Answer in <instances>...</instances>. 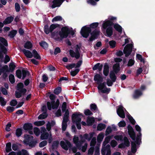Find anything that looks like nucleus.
I'll return each mask as SVG.
<instances>
[{"mask_svg":"<svg viewBox=\"0 0 155 155\" xmlns=\"http://www.w3.org/2000/svg\"><path fill=\"white\" fill-rule=\"evenodd\" d=\"M60 25L58 24H51L49 27L48 24L45 25L44 28V31L45 33L48 35L51 33V37L52 38H55V39L59 41H61L63 39L61 40V36L59 35V32L58 31L54 30L56 28L59 27Z\"/></svg>","mask_w":155,"mask_h":155,"instance_id":"f257e3e1","label":"nucleus"},{"mask_svg":"<svg viewBox=\"0 0 155 155\" xmlns=\"http://www.w3.org/2000/svg\"><path fill=\"white\" fill-rule=\"evenodd\" d=\"M99 24L98 22H94L90 25V27L84 26L83 27L80 31V34L82 36L87 38L89 36V34L91 31L92 29H96Z\"/></svg>","mask_w":155,"mask_h":155,"instance_id":"f03ea898","label":"nucleus"},{"mask_svg":"<svg viewBox=\"0 0 155 155\" xmlns=\"http://www.w3.org/2000/svg\"><path fill=\"white\" fill-rule=\"evenodd\" d=\"M75 32L72 28H69L67 26H64L62 27L61 30L59 31V35L61 36V39L67 38L69 34L72 36L74 35Z\"/></svg>","mask_w":155,"mask_h":155,"instance_id":"7ed1b4c3","label":"nucleus"},{"mask_svg":"<svg viewBox=\"0 0 155 155\" xmlns=\"http://www.w3.org/2000/svg\"><path fill=\"white\" fill-rule=\"evenodd\" d=\"M114 23L110 21H107L103 23L102 27L104 30L106 29V33L105 35L110 37L113 35V28L111 27L113 25Z\"/></svg>","mask_w":155,"mask_h":155,"instance_id":"20e7f679","label":"nucleus"},{"mask_svg":"<svg viewBox=\"0 0 155 155\" xmlns=\"http://www.w3.org/2000/svg\"><path fill=\"white\" fill-rule=\"evenodd\" d=\"M79 116L83 117V115L82 113L79 112L74 113L72 115L71 118L72 122L76 124L78 129L80 130L81 129V126L80 123L81 119Z\"/></svg>","mask_w":155,"mask_h":155,"instance_id":"39448f33","label":"nucleus"},{"mask_svg":"<svg viewBox=\"0 0 155 155\" xmlns=\"http://www.w3.org/2000/svg\"><path fill=\"white\" fill-rule=\"evenodd\" d=\"M25 140L24 141V143L26 145H28L31 147H35L37 141L36 140H32L33 137L32 136L28 134H25L24 135Z\"/></svg>","mask_w":155,"mask_h":155,"instance_id":"423d86ee","label":"nucleus"},{"mask_svg":"<svg viewBox=\"0 0 155 155\" xmlns=\"http://www.w3.org/2000/svg\"><path fill=\"white\" fill-rule=\"evenodd\" d=\"M60 104L59 100L58 99L56 102L55 101H51V102L48 101L47 103V105L48 109L51 110L52 108L53 109H57L58 108Z\"/></svg>","mask_w":155,"mask_h":155,"instance_id":"0eeeda50","label":"nucleus"},{"mask_svg":"<svg viewBox=\"0 0 155 155\" xmlns=\"http://www.w3.org/2000/svg\"><path fill=\"white\" fill-rule=\"evenodd\" d=\"M99 83L97 86V88L99 90H101V92L103 93H108L110 91V89L107 88L106 86V83L104 82Z\"/></svg>","mask_w":155,"mask_h":155,"instance_id":"6e6552de","label":"nucleus"},{"mask_svg":"<svg viewBox=\"0 0 155 155\" xmlns=\"http://www.w3.org/2000/svg\"><path fill=\"white\" fill-rule=\"evenodd\" d=\"M133 47V44H127L124 47L123 50V52L125 54V56L127 57L131 54Z\"/></svg>","mask_w":155,"mask_h":155,"instance_id":"1a4fd4ad","label":"nucleus"},{"mask_svg":"<svg viewBox=\"0 0 155 155\" xmlns=\"http://www.w3.org/2000/svg\"><path fill=\"white\" fill-rule=\"evenodd\" d=\"M127 128L128 130V133L130 137L134 141L136 139V134L132 127L130 125H128Z\"/></svg>","mask_w":155,"mask_h":155,"instance_id":"9d476101","label":"nucleus"},{"mask_svg":"<svg viewBox=\"0 0 155 155\" xmlns=\"http://www.w3.org/2000/svg\"><path fill=\"white\" fill-rule=\"evenodd\" d=\"M79 50L77 48H75V52L72 50H70L69 52L72 58H75L76 59H79L80 57V54Z\"/></svg>","mask_w":155,"mask_h":155,"instance_id":"9b49d317","label":"nucleus"},{"mask_svg":"<svg viewBox=\"0 0 155 155\" xmlns=\"http://www.w3.org/2000/svg\"><path fill=\"white\" fill-rule=\"evenodd\" d=\"M60 144L62 148L65 150H67L69 148H71L72 147V144L70 141L66 140L65 143L63 141H61Z\"/></svg>","mask_w":155,"mask_h":155,"instance_id":"f8f14e48","label":"nucleus"},{"mask_svg":"<svg viewBox=\"0 0 155 155\" xmlns=\"http://www.w3.org/2000/svg\"><path fill=\"white\" fill-rule=\"evenodd\" d=\"M123 108L124 107L122 106H120L117 110V112L118 115L123 118L125 117V114Z\"/></svg>","mask_w":155,"mask_h":155,"instance_id":"ddd939ff","label":"nucleus"},{"mask_svg":"<svg viewBox=\"0 0 155 155\" xmlns=\"http://www.w3.org/2000/svg\"><path fill=\"white\" fill-rule=\"evenodd\" d=\"M24 87L23 84L22 83H19L17 85V90L20 92L23 93V94H24L26 93L27 90L26 89L23 88Z\"/></svg>","mask_w":155,"mask_h":155,"instance_id":"4468645a","label":"nucleus"},{"mask_svg":"<svg viewBox=\"0 0 155 155\" xmlns=\"http://www.w3.org/2000/svg\"><path fill=\"white\" fill-rule=\"evenodd\" d=\"M64 0H53L52 1L53 4L51 6L52 8L57 7H59L64 2Z\"/></svg>","mask_w":155,"mask_h":155,"instance_id":"2eb2a0df","label":"nucleus"},{"mask_svg":"<svg viewBox=\"0 0 155 155\" xmlns=\"http://www.w3.org/2000/svg\"><path fill=\"white\" fill-rule=\"evenodd\" d=\"M143 93L142 91L139 89H136L135 90L133 95V97L134 99L139 98L142 95Z\"/></svg>","mask_w":155,"mask_h":155,"instance_id":"dca6fc26","label":"nucleus"},{"mask_svg":"<svg viewBox=\"0 0 155 155\" xmlns=\"http://www.w3.org/2000/svg\"><path fill=\"white\" fill-rule=\"evenodd\" d=\"M23 128L25 130H31L33 128L32 124L29 123H25L23 125Z\"/></svg>","mask_w":155,"mask_h":155,"instance_id":"f3484780","label":"nucleus"},{"mask_svg":"<svg viewBox=\"0 0 155 155\" xmlns=\"http://www.w3.org/2000/svg\"><path fill=\"white\" fill-rule=\"evenodd\" d=\"M94 80L95 81H96L97 84H98L99 83L103 81V78L100 74H96L94 76Z\"/></svg>","mask_w":155,"mask_h":155,"instance_id":"a211bd4d","label":"nucleus"},{"mask_svg":"<svg viewBox=\"0 0 155 155\" xmlns=\"http://www.w3.org/2000/svg\"><path fill=\"white\" fill-rule=\"evenodd\" d=\"M103 65L101 64L100 63H97L92 68V69L94 71H95L97 69L98 70L99 73L101 74V72L102 70Z\"/></svg>","mask_w":155,"mask_h":155,"instance_id":"6ab92c4d","label":"nucleus"},{"mask_svg":"<svg viewBox=\"0 0 155 155\" xmlns=\"http://www.w3.org/2000/svg\"><path fill=\"white\" fill-rule=\"evenodd\" d=\"M109 71V67L107 63H106L104 64L103 73L106 76L108 75Z\"/></svg>","mask_w":155,"mask_h":155,"instance_id":"aec40b11","label":"nucleus"},{"mask_svg":"<svg viewBox=\"0 0 155 155\" xmlns=\"http://www.w3.org/2000/svg\"><path fill=\"white\" fill-rule=\"evenodd\" d=\"M22 51L24 53L25 56L27 58H31L33 57V55L32 53L29 51L23 49Z\"/></svg>","mask_w":155,"mask_h":155,"instance_id":"412c9836","label":"nucleus"},{"mask_svg":"<svg viewBox=\"0 0 155 155\" xmlns=\"http://www.w3.org/2000/svg\"><path fill=\"white\" fill-rule=\"evenodd\" d=\"M108 150L111 151L110 147L109 144L107 145L105 147H102L101 150V153L102 155H105L106 151Z\"/></svg>","mask_w":155,"mask_h":155,"instance_id":"4be33fe9","label":"nucleus"},{"mask_svg":"<svg viewBox=\"0 0 155 155\" xmlns=\"http://www.w3.org/2000/svg\"><path fill=\"white\" fill-rule=\"evenodd\" d=\"M113 71L117 74L120 71V65L119 63L115 64L113 67Z\"/></svg>","mask_w":155,"mask_h":155,"instance_id":"5701e85b","label":"nucleus"},{"mask_svg":"<svg viewBox=\"0 0 155 155\" xmlns=\"http://www.w3.org/2000/svg\"><path fill=\"white\" fill-rule=\"evenodd\" d=\"M14 19V17L12 16H10L6 18L3 21V23L4 25H6L10 24L12 22Z\"/></svg>","mask_w":155,"mask_h":155,"instance_id":"b1692460","label":"nucleus"},{"mask_svg":"<svg viewBox=\"0 0 155 155\" xmlns=\"http://www.w3.org/2000/svg\"><path fill=\"white\" fill-rule=\"evenodd\" d=\"M80 137L81 138V139L79 140L78 144L77 147L79 150H80L81 149V147H82V145L85 142V139H84L83 137V136L81 135Z\"/></svg>","mask_w":155,"mask_h":155,"instance_id":"393cba45","label":"nucleus"},{"mask_svg":"<svg viewBox=\"0 0 155 155\" xmlns=\"http://www.w3.org/2000/svg\"><path fill=\"white\" fill-rule=\"evenodd\" d=\"M116 74L113 71H110L109 76L110 78L113 82H115L117 78V77L115 75Z\"/></svg>","mask_w":155,"mask_h":155,"instance_id":"a878e982","label":"nucleus"},{"mask_svg":"<svg viewBox=\"0 0 155 155\" xmlns=\"http://www.w3.org/2000/svg\"><path fill=\"white\" fill-rule=\"evenodd\" d=\"M137 144L135 141H132L131 142V151L133 153H135L137 151Z\"/></svg>","mask_w":155,"mask_h":155,"instance_id":"bb28decb","label":"nucleus"},{"mask_svg":"<svg viewBox=\"0 0 155 155\" xmlns=\"http://www.w3.org/2000/svg\"><path fill=\"white\" fill-rule=\"evenodd\" d=\"M95 119L93 117H88L87 119V123L88 126H91L94 123Z\"/></svg>","mask_w":155,"mask_h":155,"instance_id":"cd10ccee","label":"nucleus"},{"mask_svg":"<svg viewBox=\"0 0 155 155\" xmlns=\"http://www.w3.org/2000/svg\"><path fill=\"white\" fill-rule=\"evenodd\" d=\"M24 48L27 49H30L33 47L32 44L29 41H27L24 45Z\"/></svg>","mask_w":155,"mask_h":155,"instance_id":"c85d7f7f","label":"nucleus"},{"mask_svg":"<svg viewBox=\"0 0 155 155\" xmlns=\"http://www.w3.org/2000/svg\"><path fill=\"white\" fill-rule=\"evenodd\" d=\"M59 144V142L58 140L54 141L51 146V149L52 150L56 149L58 148Z\"/></svg>","mask_w":155,"mask_h":155,"instance_id":"c756f323","label":"nucleus"},{"mask_svg":"<svg viewBox=\"0 0 155 155\" xmlns=\"http://www.w3.org/2000/svg\"><path fill=\"white\" fill-rule=\"evenodd\" d=\"M104 134L103 133H101L98 135L97 138V140L98 143H100L103 140L104 137Z\"/></svg>","mask_w":155,"mask_h":155,"instance_id":"7c9ffc66","label":"nucleus"},{"mask_svg":"<svg viewBox=\"0 0 155 155\" xmlns=\"http://www.w3.org/2000/svg\"><path fill=\"white\" fill-rule=\"evenodd\" d=\"M17 33V31L16 30H13L9 32L8 36L10 38H13L16 35Z\"/></svg>","mask_w":155,"mask_h":155,"instance_id":"2f4dec72","label":"nucleus"},{"mask_svg":"<svg viewBox=\"0 0 155 155\" xmlns=\"http://www.w3.org/2000/svg\"><path fill=\"white\" fill-rule=\"evenodd\" d=\"M16 155H29L28 151L26 150L23 149L17 153Z\"/></svg>","mask_w":155,"mask_h":155,"instance_id":"473e14b6","label":"nucleus"},{"mask_svg":"<svg viewBox=\"0 0 155 155\" xmlns=\"http://www.w3.org/2000/svg\"><path fill=\"white\" fill-rule=\"evenodd\" d=\"M32 52L33 54V56L35 58L38 60L41 59V56L35 50H33Z\"/></svg>","mask_w":155,"mask_h":155,"instance_id":"72a5a7b5","label":"nucleus"},{"mask_svg":"<svg viewBox=\"0 0 155 155\" xmlns=\"http://www.w3.org/2000/svg\"><path fill=\"white\" fill-rule=\"evenodd\" d=\"M0 49L1 51L4 54H6L7 53V50L6 48L1 43H0Z\"/></svg>","mask_w":155,"mask_h":155,"instance_id":"f704fd0d","label":"nucleus"},{"mask_svg":"<svg viewBox=\"0 0 155 155\" xmlns=\"http://www.w3.org/2000/svg\"><path fill=\"white\" fill-rule=\"evenodd\" d=\"M0 42L4 46H8V41L5 38L0 37Z\"/></svg>","mask_w":155,"mask_h":155,"instance_id":"c9c22d12","label":"nucleus"},{"mask_svg":"<svg viewBox=\"0 0 155 155\" xmlns=\"http://www.w3.org/2000/svg\"><path fill=\"white\" fill-rule=\"evenodd\" d=\"M114 27L115 29L119 32H121L122 31V28L119 24H114Z\"/></svg>","mask_w":155,"mask_h":155,"instance_id":"e433bc0d","label":"nucleus"},{"mask_svg":"<svg viewBox=\"0 0 155 155\" xmlns=\"http://www.w3.org/2000/svg\"><path fill=\"white\" fill-rule=\"evenodd\" d=\"M106 127L105 124L103 123H100L98 124L97 127V130L98 131H101L102 130L105 129Z\"/></svg>","mask_w":155,"mask_h":155,"instance_id":"4c0bfd02","label":"nucleus"},{"mask_svg":"<svg viewBox=\"0 0 155 155\" xmlns=\"http://www.w3.org/2000/svg\"><path fill=\"white\" fill-rule=\"evenodd\" d=\"M8 67L7 65H5L1 68H0V76L1 75L2 72L3 71H9Z\"/></svg>","mask_w":155,"mask_h":155,"instance_id":"58836bf2","label":"nucleus"},{"mask_svg":"<svg viewBox=\"0 0 155 155\" xmlns=\"http://www.w3.org/2000/svg\"><path fill=\"white\" fill-rule=\"evenodd\" d=\"M22 129L21 128H18L15 130V134L18 137H20L22 134Z\"/></svg>","mask_w":155,"mask_h":155,"instance_id":"ea45409f","label":"nucleus"},{"mask_svg":"<svg viewBox=\"0 0 155 155\" xmlns=\"http://www.w3.org/2000/svg\"><path fill=\"white\" fill-rule=\"evenodd\" d=\"M100 32V31H99L97 29H95L92 32H91L90 33L91 35H92L97 38L98 35H99Z\"/></svg>","mask_w":155,"mask_h":155,"instance_id":"a19ab883","label":"nucleus"},{"mask_svg":"<svg viewBox=\"0 0 155 155\" xmlns=\"http://www.w3.org/2000/svg\"><path fill=\"white\" fill-rule=\"evenodd\" d=\"M11 146V143L10 142H8L6 144L5 148L6 152L8 153L12 151Z\"/></svg>","mask_w":155,"mask_h":155,"instance_id":"79ce46f5","label":"nucleus"},{"mask_svg":"<svg viewBox=\"0 0 155 155\" xmlns=\"http://www.w3.org/2000/svg\"><path fill=\"white\" fill-rule=\"evenodd\" d=\"M49 136V133L48 132H45L42 134L41 136V139L42 140L47 139Z\"/></svg>","mask_w":155,"mask_h":155,"instance_id":"37998d69","label":"nucleus"},{"mask_svg":"<svg viewBox=\"0 0 155 155\" xmlns=\"http://www.w3.org/2000/svg\"><path fill=\"white\" fill-rule=\"evenodd\" d=\"M138 134L137 135V137L136 138V140L135 142L137 144H140L139 143V141H141V135L142 134L140 132H138Z\"/></svg>","mask_w":155,"mask_h":155,"instance_id":"c03bdc74","label":"nucleus"},{"mask_svg":"<svg viewBox=\"0 0 155 155\" xmlns=\"http://www.w3.org/2000/svg\"><path fill=\"white\" fill-rule=\"evenodd\" d=\"M48 115L47 113L43 112L40 114L38 117V119L39 120H42L48 117Z\"/></svg>","mask_w":155,"mask_h":155,"instance_id":"a18cd8bd","label":"nucleus"},{"mask_svg":"<svg viewBox=\"0 0 155 155\" xmlns=\"http://www.w3.org/2000/svg\"><path fill=\"white\" fill-rule=\"evenodd\" d=\"M40 46L44 48H47L48 45L47 43L44 41H41L39 43Z\"/></svg>","mask_w":155,"mask_h":155,"instance_id":"49530a36","label":"nucleus"},{"mask_svg":"<svg viewBox=\"0 0 155 155\" xmlns=\"http://www.w3.org/2000/svg\"><path fill=\"white\" fill-rule=\"evenodd\" d=\"M22 79H24L27 75H28L29 74V72L27 71L24 69H22Z\"/></svg>","mask_w":155,"mask_h":155,"instance_id":"de8ad7c7","label":"nucleus"},{"mask_svg":"<svg viewBox=\"0 0 155 155\" xmlns=\"http://www.w3.org/2000/svg\"><path fill=\"white\" fill-rule=\"evenodd\" d=\"M90 109L93 112L95 111L97 109V107L95 104H91L90 106Z\"/></svg>","mask_w":155,"mask_h":155,"instance_id":"09e8293b","label":"nucleus"},{"mask_svg":"<svg viewBox=\"0 0 155 155\" xmlns=\"http://www.w3.org/2000/svg\"><path fill=\"white\" fill-rule=\"evenodd\" d=\"M124 140V143H123L124 144L125 146L127 147H129L130 145V143L128 138L127 137H125Z\"/></svg>","mask_w":155,"mask_h":155,"instance_id":"8fccbe9b","label":"nucleus"},{"mask_svg":"<svg viewBox=\"0 0 155 155\" xmlns=\"http://www.w3.org/2000/svg\"><path fill=\"white\" fill-rule=\"evenodd\" d=\"M79 69H76L74 71H72L71 72V75L73 77H74L80 71Z\"/></svg>","mask_w":155,"mask_h":155,"instance_id":"3c124183","label":"nucleus"},{"mask_svg":"<svg viewBox=\"0 0 155 155\" xmlns=\"http://www.w3.org/2000/svg\"><path fill=\"white\" fill-rule=\"evenodd\" d=\"M61 87H58L54 90V93L55 94L58 95L61 92Z\"/></svg>","mask_w":155,"mask_h":155,"instance_id":"603ef678","label":"nucleus"},{"mask_svg":"<svg viewBox=\"0 0 155 155\" xmlns=\"http://www.w3.org/2000/svg\"><path fill=\"white\" fill-rule=\"evenodd\" d=\"M22 74V71L20 69H18L16 71V76L19 78H21Z\"/></svg>","mask_w":155,"mask_h":155,"instance_id":"864d4df0","label":"nucleus"},{"mask_svg":"<svg viewBox=\"0 0 155 155\" xmlns=\"http://www.w3.org/2000/svg\"><path fill=\"white\" fill-rule=\"evenodd\" d=\"M127 117L129 120L130 123L133 124L134 125L135 124L136 121L134 119L133 117L130 115H129L127 116Z\"/></svg>","mask_w":155,"mask_h":155,"instance_id":"5fc2aeb1","label":"nucleus"},{"mask_svg":"<svg viewBox=\"0 0 155 155\" xmlns=\"http://www.w3.org/2000/svg\"><path fill=\"white\" fill-rule=\"evenodd\" d=\"M62 19V18L61 16H57L53 18L52 19V22H53L54 21H61Z\"/></svg>","mask_w":155,"mask_h":155,"instance_id":"6e6d98bb","label":"nucleus"},{"mask_svg":"<svg viewBox=\"0 0 155 155\" xmlns=\"http://www.w3.org/2000/svg\"><path fill=\"white\" fill-rule=\"evenodd\" d=\"M9 81L12 84H14L15 82V79L14 75L12 74H10L9 75Z\"/></svg>","mask_w":155,"mask_h":155,"instance_id":"4d7b16f0","label":"nucleus"},{"mask_svg":"<svg viewBox=\"0 0 155 155\" xmlns=\"http://www.w3.org/2000/svg\"><path fill=\"white\" fill-rule=\"evenodd\" d=\"M9 69H8L9 72H12L15 69L16 66L14 63H10L9 65Z\"/></svg>","mask_w":155,"mask_h":155,"instance_id":"13d9d810","label":"nucleus"},{"mask_svg":"<svg viewBox=\"0 0 155 155\" xmlns=\"http://www.w3.org/2000/svg\"><path fill=\"white\" fill-rule=\"evenodd\" d=\"M6 103V102L5 100V99L2 97H0V104L2 106H5Z\"/></svg>","mask_w":155,"mask_h":155,"instance_id":"bf43d9fd","label":"nucleus"},{"mask_svg":"<svg viewBox=\"0 0 155 155\" xmlns=\"http://www.w3.org/2000/svg\"><path fill=\"white\" fill-rule=\"evenodd\" d=\"M84 113L85 115L86 116H90L92 115L93 113L89 109H87L84 110Z\"/></svg>","mask_w":155,"mask_h":155,"instance_id":"052dcab7","label":"nucleus"},{"mask_svg":"<svg viewBox=\"0 0 155 155\" xmlns=\"http://www.w3.org/2000/svg\"><path fill=\"white\" fill-rule=\"evenodd\" d=\"M109 45L110 47L111 48H114L116 45V42L114 40L110 41L109 42Z\"/></svg>","mask_w":155,"mask_h":155,"instance_id":"680f3d73","label":"nucleus"},{"mask_svg":"<svg viewBox=\"0 0 155 155\" xmlns=\"http://www.w3.org/2000/svg\"><path fill=\"white\" fill-rule=\"evenodd\" d=\"M112 129L111 127L109 126H108L105 131V135L107 136L112 131Z\"/></svg>","mask_w":155,"mask_h":155,"instance_id":"e2e57ef3","label":"nucleus"},{"mask_svg":"<svg viewBox=\"0 0 155 155\" xmlns=\"http://www.w3.org/2000/svg\"><path fill=\"white\" fill-rule=\"evenodd\" d=\"M126 125V123L124 120L120 121L118 123V126L119 127H124Z\"/></svg>","mask_w":155,"mask_h":155,"instance_id":"0e129e2a","label":"nucleus"},{"mask_svg":"<svg viewBox=\"0 0 155 155\" xmlns=\"http://www.w3.org/2000/svg\"><path fill=\"white\" fill-rule=\"evenodd\" d=\"M34 132L35 134L37 136H38L40 134V130L37 127H35L34 128Z\"/></svg>","mask_w":155,"mask_h":155,"instance_id":"69168bd1","label":"nucleus"},{"mask_svg":"<svg viewBox=\"0 0 155 155\" xmlns=\"http://www.w3.org/2000/svg\"><path fill=\"white\" fill-rule=\"evenodd\" d=\"M79 140V138L78 137L75 136L73 138V142L75 144L76 147L78 143Z\"/></svg>","mask_w":155,"mask_h":155,"instance_id":"338daca9","label":"nucleus"},{"mask_svg":"<svg viewBox=\"0 0 155 155\" xmlns=\"http://www.w3.org/2000/svg\"><path fill=\"white\" fill-rule=\"evenodd\" d=\"M67 104L65 102H64L61 106L62 110L63 112H64L66 110Z\"/></svg>","mask_w":155,"mask_h":155,"instance_id":"774afa93","label":"nucleus"}]
</instances>
